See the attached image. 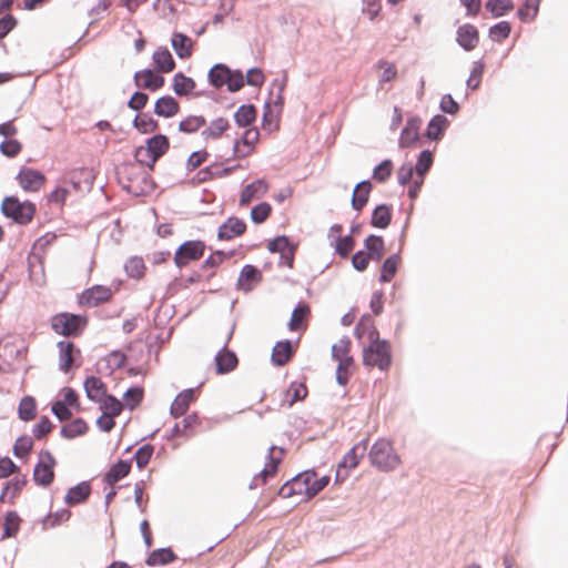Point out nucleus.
Here are the masks:
<instances>
[{
  "label": "nucleus",
  "mask_w": 568,
  "mask_h": 568,
  "mask_svg": "<svg viewBox=\"0 0 568 568\" xmlns=\"http://www.w3.org/2000/svg\"><path fill=\"white\" fill-rule=\"evenodd\" d=\"M125 271L133 278H141L145 272V265L142 257L133 256L125 263Z\"/></svg>",
  "instance_id": "nucleus-54"
},
{
  "label": "nucleus",
  "mask_w": 568,
  "mask_h": 568,
  "mask_svg": "<svg viewBox=\"0 0 568 568\" xmlns=\"http://www.w3.org/2000/svg\"><path fill=\"white\" fill-rule=\"evenodd\" d=\"M358 233V230L353 229L352 234L343 235V229L341 225H334L329 229L328 237L331 245L335 248H353L355 245L354 234Z\"/></svg>",
  "instance_id": "nucleus-20"
},
{
  "label": "nucleus",
  "mask_w": 568,
  "mask_h": 568,
  "mask_svg": "<svg viewBox=\"0 0 568 568\" xmlns=\"http://www.w3.org/2000/svg\"><path fill=\"white\" fill-rule=\"evenodd\" d=\"M230 129V122L225 118H216L202 131L204 140H219Z\"/></svg>",
  "instance_id": "nucleus-23"
},
{
  "label": "nucleus",
  "mask_w": 568,
  "mask_h": 568,
  "mask_svg": "<svg viewBox=\"0 0 568 568\" xmlns=\"http://www.w3.org/2000/svg\"><path fill=\"white\" fill-rule=\"evenodd\" d=\"M369 460L372 465L383 471L393 470L400 464V458L395 453L393 444L385 438H379L374 443L369 450Z\"/></svg>",
  "instance_id": "nucleus-3"
},
{
  "label": "nucleus",
  "mask_w": 568,
  "mask_h": 568,
  "mask_svg": "<svg viewBox=\"0 0 568 568\" xmlns=\"http://www.w3.org/2000/svg\"><path fill=\"white\" fill-rule=\"evenodd\" d=\"M293 354L294 349L290 341L277 342L272 351V362L276 366H283L291 361Z\"/></svg>",
  "instance_id": "nucleus-26"
},
{
  "label": "nucleus",
  "mask_w": 568,
  "mask_h": 568,
  "mask_svg": "<svg viewBox=\"0 0 568 568\" xmlns=\"http://www.w3.org/2000/svg\"><path fill=\"white\" fill-rule=\"evenodd\" d=\"M17 180L26 192H38L44 185L47 178L38 170L22 168L17 175Z\"/></svg>",
  "instance_id": "nucleus-12"
},
{
  "label": "nucleus",
  "mask_w": 568,
  "mask_h": 568,
  "mask_svg": "<svg viewBox=\"0 0 568 568\" xmlns=\"http://www.w3.org/2000/svg\"><path fill=\"white\" fill-rule=\"evenodd\" d=\"M199 425V417L196 415H189L182 420L181 424H176L174 426L173 435L190 437L195 434Z\"/></svg>",
  "instance_id": "nucleus-34"
},
{
  "label": "nucleus",
  "mask_w": 568,
  "mask_h": 568,
  "mask_svg": "<svg viewBox=\"0 0 568 568\" xmlns=\"http://www.w3.org/2000/svg\"><path fill=\"white\" fill-rule=\"evenodd\" d=\"M134 126L142 133H150L158 128V123L148 114H139L134 119Z\"/></svg>",
  "instance_id": "nucleus-64"
},
{
  "label": "nucleus",
  "mask_w": 568,
  "mask_h": 568,
  "mask_svg": "<svg viewBox=\"0 0 568 568\" xmlns=\"http://www.w3.org/2000/svg\"><path fill=\"white\" fill-rule=\"evenodd\" d=\"M262 281V273L253 265H245L237 278V288L244 292L252 291Z\"/></svg>",
  "instance_id": "nucleus-18"
},
{
  "label": "nucleus",
  "mask_w": 568,
  "mask_h": 568,
  "mask_svg": "<svg viewBox=\"0 0 568 568\" xmlns=\"http://www.w3.org/2000/svg\"><path fill=\"white\" fill-rule=\"evenodd\" d=\"M329 483V476L318 477L313 470H306L296 475L291 480L286 481L280 489L278 495L282 498H291L301 496L305 500L315 497L323 490Z\"/></svg>",
  "instance_id": "nucleus-1"
},
{
  "label": "nucleus",
  "mask_w": 568,
  "mask_h": 568,
  "mask_svg": "<svg viewBox=\"0 0 568 568\" xmlns=\"http://www.w3.org/2000/svg\"><path fill=\"white\" fill-rule=\"evenodd\" d=\"M33 448V439L30 436L19 437L13 446V454L18 458H26Z\"/></svg>",
  "instance_id": "nucleus-57"
},
{
  "label": "nucleus",
  "mask_w": 568,
  "mask_h": 568,
  "mask_svg": "<svg viewBox=\"0 0 568 568\" xmlns=\"http://www.w3.org/2000/svg\"><path fill=\"white\" fill-rule=\"evenodd\" d=\"M260 140V132L256 128H248L244 131L241 139L235 140L233 145V158L245 159L254 153Z\"/></svg>",
  "instance_id": "nucleus-11"
},
{
  "label": "nucleus",
  "mask_w": 568,
  "mask_h": 568,
  "mask_svg": "<svg viewBox=\"0 0 568 568\" xmlns=\"http://www.w3.org/2000/svg\"><path fill=\"white\" fill-rule=\"evenodd\" d=\"M91 494V487L88 483L83 481L74 487H71L64 498V501L69 506L79 505L84 503Z\"/></svg>",
  "instance_id": "nucleus-29"
},
{
  "label": "nucleus",
  "mask_w": 568,
  "mask_h": 568,
  "mask_svg": "<svg viewBox=\"0 0 568 568\" xmlns=\"http://www.w3.org/2000/svg\"><path fill=\"white\" fill-rule=\"evenodd\" d=\"M131 465L128 462L120 460L113 465L110 470L105 474L104 480L108 485L112 486L120 479L129 475Z\"/></svg>",
  "instance_id": "nucleus-35"
},
{
  "label": "nucleus",
  "mask_w": 568,
  "mask_h": 568,
  "mask_svg": "<svg viewBox=\"0 0 568 568\" xmlns=\"http://www.w3.org/2000/svg\"><path fill=\"white\" fill-rule=\"evenodd\" d=\"M457 43L466 51H473L479 43V31L470 23L458 27L456 32Z\"/></svg>",
  "instance_id": "nucleus-15"
},
{
  "label": "nucleus",
  "mask_w": 568,
  "mask_h": 568,
  "mask_svg": "<svg viewBox=\"0 0 568 568\" xmlns=\"http://www.w3.org/2000/svg\"><path fill=\"white\" fill-rule=\"evenodd\" d=\"M92 179L93 175L91 170L85 168L72 170L68 175L69 182L72 183L75 189H80L81 182L90 185L92 183Z\"/></svg>",
  "instance_id": "nucleus-48"
},
{
  "label": "nucleus",
  "mask_w": 568,
  "mask_h": 568,
  "mask_svg": "<svg viewBox=\"0 0 568 568\" xmlns=\"http://www.w3.org/2000/svg\"><path fill=\"white\" fill-rule=\"evenodd\" d=\"M70 516L71 513L68 509H60L55 513H51L43 519V527L44 529L54 528L62 523L68 521Z\"/></svg>",
  "instance_id": "nucleus-51"
},
{
  "label": "nucleus",
  "mask_w": 568,
  "mask_h": 568,
  "mask_svg": "<svg viewBox=\"0 0 568 568\" xmlns=\"http://www.w3.org/2000/svg\"><path fill=\"white\" fill-rule=\"evenodd\" d=\"M179 111V102L170 95L162 97L155 102L154 113L159 116L171 118L178 114Z\"/></svg>",
  "instance_id": "nucleus-30"
},
{
  "label": "nucleus",
  "mask_w": 568,
  "mask_h": 568,
  "mask_svg": "<svg viewBox=\"0 0 568 568\" xmlns=\"http://www.w3.org/2000/svg\"><path fill=\"white\" fill-rule=\"evenodd\" d=\"M84 388L87 396L95 403H99L108 395L105 384L101 378L95 376H91L85 379Z\"/></svg>",
  "instance_id": "nucleus-25"
},
{
  "label": "nucleus",
  "mask_w": 568,
  "mask_h": 568,
  "mask_svg": "<svg viewBox=\"0 0 568 568\" xmlns=\"http://www.w3.org/2000/svg\"><path fill=\"white\" fill-rule=\"evenodd\" d=\"M256 109L252 104L241 105L234 114L235 122L240 126H248L256 119Z\"/></svg>",
  "instance_id": "nucleus-40"
},
{
  "label": "nucleus",
  "mask_w": 568,
  "mask_h": 568,
  "mask_svg": "<svg viewBox=\"0 0 568 568\" xmlns=\"http://www.w3.org/2000/svg\"><path fill=\"white\" fill-rule=\"evenodd\" d=\"M20 517L16 511H9L4 517L3 529L4 534L2 538H9L16 536L20 528Z\"/></svg>",
  "instance_id": "nucleus-50"
},
{
  "label": "nucleus",
  "mask_w": 568,
  "mask_h": 568,
  "mask_svg": "<svg viewBox=\"0 0 568 568\" xmlns=\"http://www.w3.org/2000/svg\"><path fill=\"white\" fill-rule=\"evenodd\" d=\"M433 164V154L430 151L425 150L419 154L418 161L415 166L416 176L424 178L425 173Z\"/></svg>",
  "instance_id": "nucleus-63"
},
{
  "label": "nucleus",
  "mask_w": 568,
  "mask_h": 568,
  "mask_svg": "<svg viewBox=\"0 0 568 568\" xmlns=\"http://www.w3.org/2000/svg\"><path fill=\"white\" fill-rule=\"evenodd\" d=\"M100 409L102 413L111 416H119L123 410V404L116 397L106 395L102 400L99 402Z\"/></svg>",
  "instance_id": "nucleus-43"
},
{
  "label": "nucleus",
  "mask_w": 568,
  "mask_h": 568,
  "mask_svg": "<svg viewBox=\"0 0 568 568\" xmlns=\"http://www.w3.org/2000/svg\"><path fill=\"white\" fill-rule=\"evenodd\" d=\"M337 362H338V365L336 368V379H337L338 384L344 386L348 383L351 369L354 365V359L348 358V359H343V361H337Z\"/></svg>",
  "instance_id": "nucleus-60"
},
{
  "label": "nucleus",
  "mask_w": 568,
  "mask_h": 568,
  "mask_svg": "<svg viewBox=\"0 0 568 568\" xmlns=\"http://www.w3.org/2000/svg\"><path fill=\"white\" fill-rule=\"evenodd\" d=\"M57 460L49 450L40 452L39 460L33 469V480L42 487L50 486L54 480Z\"/></svg>",
  "instance_id": "nucleus-7"
},
{
  "label": "nucleus",
  "mask_w": 568,
  "mask_h": 568,
  "mask_svg": "<svg viewBox=\"0 0 568 568\" xmlns=\"http://www.w3.org/2000/svg\"><path fill=\"white\" fill-rule=\"evenodd\" d=\"M112 296V291L108 286L95 285L85 290L79 297L82 306L94 307L100 303L108 302Z\"/></svg>",
  "instance_id": "nucleus-13"
},
{
  "label": "nucleus",
  "mask_w": 568,
  "mask_h": 568,
  "mask_svg": "<svg viewBox=\"0 0 568 568\" xmlns=\"http://www.w3.org/2000/svg\"><path fill=\"white\" fill-rule=\"evenodd\" d=\"M88 325V317L72 313H59L51 317V328L65 337L80 336Z\"/></svg>",
  "instance_id": "nucleus-4"
},
{
  "label": "nucleus",
  "mask_w": 568,
  "mask_h": 568,
  "mask_svg": "<svg viewBox=\"0 0 568 568\" xmlns=\"http://www.w3.org/2000/svg\"><path fill=\"white\" fill-rule=\"evenodd\" d=\"M485 8L495 17H501L514 9L510 0H488Z\"/></svg>",
  "instance_id": "nucleus-46"
},
{
  "label": "nucleus",
  "mask_w": 568,
  "mask_h": 568,
  "mask_svg": "<svg viewBox=\"0 0 568 568\" xmlns=\"http://www.w3.org/2000/svg\"><path fill=\"white\" fill-rule=\"evenodd\" d=\"M245 230L246 224L242 220L237 217H230L219 227L217 236L220 240L229 241L242 235Z\"/></svg>",
  "instance_id": "nucleus-19"
},
{
  "label": "nucleus",
  "mask_w": 568,
  "mask_h": 568,
  "mask_svg": "<svg viewBox=\"0 0 568 568\" xmlns=\"http://www.w3.org/2000/svg\"><path fill=\"white\" fill-rule=\"evenodd\" d=\"M36 205L30 201L21 202L16 196H7L1 203V212L18 224L30 223L36 214Z\"/></svg>",
  "instance_id": "nucleus-5"
},
{
  "label": "nucleus",
  "mask_w": 568,
  "mask_h": 568,
  "mask_svg": "<svg viewBox=\"0 0 568 568\" xmlns=\"http://www.w3.org/2000/svg\"><path fill=\"white\" fill-rule=\"evenodd\" d=\"M134 159H135L134 164H141L145 170H146V168L150 170L153 169V166L156 162L155 158L152 155L150 150H148L146 145L139 146L135 150Z\"/></svg>",
  "instance_id": "nucleus-55"
},
{
  "label": "nucleus",
  "mask_w": 568,
  "mask_h": 568,
  "mask_svg": "<svg viewBox=\"0 0 568 568\" xmlns=\"http://www.w3.org/2000/svg\"><path fill=\"white\" fill-rule=\"evenodd\" d=\"M270 185L264 179H258L245 185L240 195V205L247 206L252 201L263 197Z\"/></svg>",
  "instance_id": "nucleus-14"
},
{
  "label": "nucleus",
  "mask_w": 568,
  "mask_h": 568,
  "mask_svg": "<svg viewBox=\"0 0 568 568\" xmlns=\"http://www.w3.org/2000/svg\"><path fill=\"white\" fill-rule=\"evenodd\" d=\"M239 359L236 355L227 349H222L215 356L216 372L219 374H226L234 371L237 366Z\"/></svg>",
  "instance_id": "nucleus-28"
},
{
  "label": "nucleus",
  "mask_w": 568,
  "mask_h": 568,
  "mask_svg": "<svg viewBox=\"0 0 568 568\" xmlns=\"http://www.w3.org/2000/svg\"><path fill=\"white\" fill-rule=\"evenodd\" d=\"M134 83L140 89L156 91L164 85V78L151 69H144L134 74Z\"/></svg>",
  "instance_id": "nucleus-16"
},
{
  "label": "nucleus",
  "mask_w": 568,
  "mask_h": 568,
  "mask_svg": "<svg viewBox=\"0 0 568 568\" xmlns=\"http://www.w3.org/2000/svg\"><path fill=\"white\" fill-rule=\"evenodd\" d=\"M118 180L130 193L139 195L149 185L148 171L141 164L124 163L118 168Z\"/></svg>",
  "instance_id": "nucleus-2"
},
{
  "label": "nucleus",
  "mask_w": 568,
  "mask_h": 568,
  "mask_svg": "<svg viewBox=\"0 0 568 568\" xmlns=\"http://www.w3.org/2000/svg\"><path fill=\"white\" fill-rule=\"evenodd\" d=\"M153 63L160 72L169 73L174 70L175 61L171 52L163 47L158 48L153 53Z\"/></svg>",
  "instance_id": "nucleus-27"
},
{
  "label": "nucleus",
  "mask_w": 568,
  "mask_h": 568,
  "mask_svg": "<svg viewBox=\"0 0 568 568\" xmlns=\"http://www.w3.org/2000/svg\"><path fill=\"white\" fill-rule=\"evenodd\" d=\"M172 48L181 59H187L193 53V40L184 33L174 32L171 39Z\"/></svg>",
  "instance_id": "nucleus-21"
},
{
  "label": "nucleus",
  "mask_w": 568,
  "mask_h": 568,
  "mask_svg": "<svg viewBox=\"0 0 568 568\" xmlns=\"http://www.w3.org/2000/svg\"><path fill=\"white\" fill-rule=\"evenodd\" d=\"M195 89V82L193 79L184 75L183 73H176L173 78V90L178 95H186Z\"/></svg>",
  "instance_id": "nucleus-39"
},
{
  "label": "nucleus",
  "mask_w": 568,
  "mask_h": 568,
  "mask_svg": "<svg viewBox=\"0 0 568 568\" xmlns=\"http://www.w3.org/2000/svg\"><path fill=\"white\" fill-rule=\"evenodd\" d=\"M205 123V118L202 115H189L180 122L179 129L183 133H195L203 128Z\"/></svg>",
  "instance_id": "nucleus-42"
},
{
  "label": "nucleus",
  "mask_w": 568,
  "mask_h": 568,
  "mask_svg": "<svg viewBox=\"0 0 568 568\" xmlns=\"http://www.w3.org/2000/svg\"><path fill=\"white\" fill-rule=\"evenodd\" d=\"M285 403L292 406L294 403L304 399L307 396V388L303 383H292L285 393Z\"/></svg>",
  "instance_id": "nucleus-44"
},
{
  "label": "nucleus",
  "mask_w": 568,
  "mask_h": 568,
  "mask_svg": "<svg viewBox=\"0 0 568 568\" xmlns=\"http://www.w3.org/2000/svg\"><path fill=\"white\" fill-rule=\"evenodd\" d=\"M193 389H185L181 392L171 404V415L175 418L183 416L187 412L190 404L193 402Z\"/></svg>",
  "instance_id": "nucleus-24"
},
{
  "label": "nucleus",
  "mask_w": 568,
  "mask_h": 568,
  "mask_svg": "<svg viewBox=\"0 0 568 568\" xmlns=\"http://www.w3.org/2000/svg\"><path fill=\"white\" fill-rule=\"evenodd\" d=\"M355 336L358 339L366 338L368 342L379 338V334L371 317L364 316L355 326Z\"/></svg>",
  "instance_id": "nucleus-31"
},
{
  "label": "nucleus",
  "mask_w": 568,
  "mask_h": 568,
  "mask_svg": "<svg viewBox=\"0 0 568 568\" xmlns=\"http://www.w3.org/2000/svg\"><path fill=\"white\" fill-rule=\"evenodd\" d=\"M363 363L366 366L378 367L386 371L392 364L390 345L384 339H374L369 345L364 347Z\"/></svg>",
  "instance_id": "nucleus-6"
},
{
  "label": "nucleus",
  "mask_w": 568,
  "mask_h": 568,
  "mask_svg": "<svg viewBox=\"0 0 568 568\" xmlns=\"http://www.w3.org/2000/svg\"><path fill=\"white\" fill-rule=\"evenodd\" d=\"M311 317V307L308 304L302 302L292 312L288 322V329L291 332H305L308 326Z\"/></svg>",
  "instance_id": "nucleus-17"
},
{
  "label": "nucleus",
  "mask_w": 568,
  "mask_h": 568,
  "mask_svg": "<svg viewBox=\"0 0 568 568\" xmlns=\"http://www.w3.org/2000/svg\"><path fill=\"white\" fill-rule=\"evenodd\" d=\"M447 119L444 115H435L427 125L426 134L432 140H437L447 126Z\"/></svg>",
  "instance_id": "nucleus-47"
},
{
  "label": "nucleus",
  "mask_w": 568,
  "mask_h": 568,
  "mask_svg": "<svg viewBox=\"0 0 568 568\" xmlns=\"http://www.w3.org/2000/svg\"><path fill=\"white\" fill-rule=\"evenodd\" d=\"M377 68L381 71V75H379L381 83H386V82H389V81L396 79L397 69L394 63L382 60L377 63Z\"/></svg>",
  "instance_id": "nucleus-62"
},
{
  "label": "nucleus",
  "mask_w": 568,
  "mask_h": 568,
  "mask_svg": "<svg viewBox=\"0 0 568 568\" xmlns=\"http://www.w3.org/2000/svg\"><path fill=\"white\" fill-rule=\"evenodd\" d=\"M59 356V369L63 373H70L80 367L82 355L79 347L73 342L60 341L57 344Z\"/></svg>",
  "instance_id": "nucleus-8"
},
{
  "label": "nucleus",
  "mask_w": 568,
  "mask_h": 568,
  "mask_svg": "<svg viewBox=\"0 0 568 568\" xmlns=\"http://www.w3.org/2000/svg\"><path fill=\"white\" fill-rule=\"evenodd\" d=\"M272 213V206L267 202H262L251 210V219L254 223L265 222Z\"/></svg>",
  "instance_id": "nucleus-59"
},
{
  "label": "nucleus",
  "mask_w": 568,
  "mask_h": 568,
  "mask_svg": "<svg viewBox=\"0 0 568 568\" xmlns=\"http://www.w3.org/2000/svg\"><path fill=\"white\" fill-rule=\"evenodd\" d=\"M26 484L27 478L24 476H16L6 484L4 488L10 493V504L14 503V499L20 495Z\"/></svg>",
  "instance_id": "nucleus-58"
},
{
  "label": "nucleus",
  "mask_w": 568,
  "mask_h": 568,
  "mask_svg": "<svg viewBox=\"0 0 568 568\" xmlns=\"http://www.w3.org/2000/svg\"><path fill=\"white\" fill-rule=\"evenodd\" d=\"M37 403L32 396H24L21 398L18 406V416L23 422H30L36 418Z\"/></svg>",
  "instance_id": "nucleus-36"
},
{
  "label": "nucleus",
  "mask_w": 568,
  "mask_h": 568,
  "mask_svg": "<svg viewBox=\"0 0 568 568\" xmlns=\"http://www.w3.org/2000/svg\"><path fill=\"white\" fill-rule=\"evenodd\" d=\"M143 399V388L142 387H131L129 388L123 396V407L125 406L129 409H134L140 405Z\"/></svg>",
  "instance_id": "nucleus-52"
},
{
  "label": "nucleus",
  "mask_w": 568,
  "mask_h": 568,
  "mask_svg": "<svg viewBox=\"0 0 568 568\" xmlns=\"http://www.w3.org/2000/svg\"><path fill=\"white\" fill-rule=\"evenodd\" d=\"M175 559L174 552L170 548H161L152 551L146 564L149 566H161L172 562Z\"/></svg>",
  "instance_id": "nucleus-38"
},
{
  "label": "nucleus",
  "mask_w": 568,
  "mask_h": 568,
  "mask_svg": "<svg viewBox=\"0 0 568 568\" xmlns=\"http://www.w3.org/2000/svg\"><path fill=\"white\" fill-rule=\"evenodd\" d=\"M372 191V184L369 181H363L358 183L353 192L352 206L356 211H361L367 203Z\"/></svg>",
  "instance_id": "nucleus-32"
},
{
  "label": "nucleus",
  "mask_w": 568,
  "mask_h": 568,
  "mask_svg": "<svg viewBox=\"0 0 568 568\" xmlns=\"http://www.w3.org/2000/svg\"><path fill=\"white\" fill-rule=\"evenodd\" d=\"M420 121L417 119H409L403 129L399 138L400 148L413 146L419 138Z\"/></svg>",
  "instance_id": "nucleus-22"
},
{
  "label": "nucleus",
  "mask_w": 568,
  "mask_h": 568,
  "mask_svg": "<svg viewBox=\"0 0 568 568\" xmlns=\"http://www.w3.org/2000/svg\"><path fill=\"white\" fill-rule=\"evenodd\" d=\"M398 263H399L398 255H393L384 262L383 267H382V273H381L382 282H390L392 281V278L395 276V274L397 272Z\"/></svg>",
  "instance_id": "nucleus-56"
},
{
  "label": "nucleus",
  "mask_w": 568,
  "mask_h": 568,
  "mask_svg": "<svg viewBox=\"0 0 568 568\" xmlns=\"http://www.w3.org/2000/svg\"><path fill=\"white\" fill-rule=\"evenodd\" d=\"M351 352V341L348 337L341 338L337 343L332 346V357L335 361H343L353 358L349 355Z\"/></svg>",
  "instance_id": "nucleus-49"
},
{
  "label": "nucleus",
  "mask_w": 568,
  "mask_h": 568,
  "mask_svg": "<svg viewBox=\"0 0 568 568\" xmlns=\"http://www.w3.org/2000/svg\"><path fill=\"white\" fill-rule=\"evenodd\" d=\"M511 26L508 21H501L489 29V38L494 42H501L509 37Z\"/></svg>",
  "instance_id": "nucleus-53"
},
{
  "label": "nucleus",
  "mask_w": 568,
  "mask_h": 568,
  "mask_svg": "<svg viewBox=\"0 0 568 568\" xmlns=\"http://www.w3.org/2000/svg\"><path fill=\"white\" fill-rule=\"evenodd\" d=\"M284 456V448L278 446H272L270 448L263 469L253 479L255 487L267 484L268 480L277 474Z\"/></svg>",
  "instance_id": "nucleus-9"
},
{
  "label": "nucleus",
  "mask_w": 568,
  "mask_h": 568,
  "mask_svg": "<svg viewBox=\"0 0 568 568\" xmlns=\"http://www.w3.org/2000/svg\"><path fill=\"white\" fill-rule=\"evenodd\" d=\"M390 220L392 213L387 205L382 204L374 210L372 215V224L374 226L384 229L390 223Z\"/></svg>",
  "instance_id": "nucleus-45"
},
{
  "label": "nucleus",
  "mask_w": 568,
  "mask_h": 568,
  "mask_svg": "<svg viewBox=\"0 0 568 568\" xmlns=\"http://www.w3.org/2000/svg\"><path fill=\"white\" fill-rule=\"evenodd\" d=\"M366 444H356L353 446L338 463L336 469V483H343L349 475V470L357 467L359 460L366 452Z\"/></svg>",
  "instance_id": "nucleus-10"
},
{
  "label": "nucleus",
  "mask_w": 568,
  "mask_h": 568,
  "mask_svg": "<svg viewBox=\"0 0 568 568\" xmlns=\"http://www.w3.org/2000/svg\"><path fill=\"white\" fill-rule=\"evenodd\" d=\"M541 0H526L523 7L518 11V16L521 20H532L539 10Z\"/></svg>",
  "instance_id": "nucleus-61"
},
{
  "label": "nucleus",
  "mask_w": 568,
  "mask_h": 568,
  "mask_svg": "<svg viewBox=\"0 0 568 568\" xmlns=\"http://www.w3.org/2000/svg\"><path fill=\"white\" fill-rule=\"evenodd\" d=\"M148 150L152 153V155L158 161L162 155L166 153L170 146L169 139L163 134H158L150 138L146 141Z\"/></svg>",
  "instance_id": "nucleus-33"
},
{
  "label": "nucleus",
  "mask_w": 568,
  "mask_h": 568,
  "mask_svg": "<svg viewBox=\"0 0 568 568\" xmlns=\"http://www.w3.org/2000/svg\"><path fill=\"white\" fill-rule=\"evenodd\" d=\"M231 70L224 64L214 65L209 72V79L213 87L221 88L227 83Z\"/></svg>",
  "instance_id": "nucleus-41"
},
{
  "label": "nucleus",
  "mask_w": 568,
  "mask_h": 568,
  "mask_svg": "<svg viewBox=\"0 0 568 568\" xmlns=\"http://www.w3.org/2000/svg\"><path fill=\"white\" fill-rule=\"evenodd\" d=\"M88 432V424L82 418L73 419L61 428V435L65 438H74L84 435Z\"/></svg>",
  "instance_id": "nucleus-37"
}]
</instances>
